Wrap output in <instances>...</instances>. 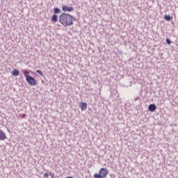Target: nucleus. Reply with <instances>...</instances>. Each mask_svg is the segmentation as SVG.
Listing matches in <instances>:
<instances>
[{
	"instance_id": "10",
	"label": "nucleus",
	"mask_w": 178,
	"mask_h": 178,
	"mask_svg": "<svg viewBox=\"0 0 178 178\" xmlns=\"http://www.w3.org/2000/svg\"><path fill=\"white\" fill-rule=\"evenodd\" d=\"M12 74L13 76H19V70L17 69L13 70Z\"/></svg>"
},
{
	"instance_id": "3",
	"label": "nucleus",
	"mask_w": 178,
	"mask_h": 178,
	"mask_svg": "<svg viewBox=\"0 0 178 178\" xmlns=\"http://www.w3.org/2000/svg\"><path fill=\"white\" fill-rule=\"evenodd\" d=\"M26 80L29 86H37V81L33 76H27Z\"/></svg>"
},
{
	"instance_id": "11",
	"label": "nucleus",
	"mask_w": 178,
	"mask_h": 178,
	"mask_svg": "<svg viewBox=\"0 0 178 178\" xmlns=\"http://www.w3.org/2000/svg\"><path fill=\"white\" fill-rule=\"evenodd\" d=\"M164 18H165V20H166L167 22L172 20V17H170V15H165L164 16Z\"/></svg>"
},
{
	"instance_id": "5",
	"label": "nucleus",
	"mask_w": 178,
	"mask_h": 178,
	"mask_svg": "<svg viewBox=\"0 0 178 178\" xmlns=\"http://www.w3.org/2000/svg\"><path fill=\"white\" fill-rule=\"evenodd\" d=\"M6 140V134L0 129V141H5Z\"/></svg>"
},
{
	"instance_id": "15",
	"label": "nucleus",
	"mask_w": 178,
	"mask_h": 178,
	"mask_svg": "<svg viewBox=\"0 0 178 178\" xmlns=\"http://www.w3.org/2000/svg\"><path fill=\"white\" fill-rule=\"evenodd\" d=\"M44 177L48 178V172L44 174Z\"/></svg>"
},
{
	"instance_id": "2",
	"label": "nucleus",
	"mask_w": 178,
	"mask_h": 178,
	"mask_svg": "<svg viewBox=\"0 0 178 178\" xmlns=\"http://www.w3.org/2000/svg\"><path fill=\"white\" fill-rule=\"evenodd\" d=\"M108 175V170L106 168H101L99 173L94 175L95 178H104Z\"/></svg>"
},
{
	"instance_id": "4",
	"label": "nucleus",
	"mask_w": 178,
	"mask_h": 178,
	"mask_svg": "<svg viewBox=\"0 0 178 178\" xmlns=\"http://www.w3.org/2000/svg\"><path fill=\"white\" fill-rule=\"evenodd\" d=\"M62 10L63 12H72V10H74V8H73V7H69L67 6H63Z\"/></svg>"
},
{
	"instance_id": "8",
	"label": "nucleus",
	"mask_w": 178,
	"mask_h": 178,
	"mask_svg": "<svg viewBox=\"0 0 178 178\" xmlns=\"http://www.w3.org/2000/svg\"><path fill=\"white\" fill-rule=\"evenodd\" d=\"M51 21L54 22V23H56V22H58V15L56 14L53 15L51 17Z\"/></svg>"
},
{
	"instance_id": "12",
	"label": "nucleus",
	"mask_w": 178,
	"mask_h": 178,
	"mask_svg": "<svg viewBox=\"0 0 178 178\" xmlns=\"http://www.w3.org/2000/svg\"><path fill=\"white\" fill-rule=\"evenodd\" d=\"M24 74L26 77V80L27 79V77L31 76L29 75V74H30V72H29V71H24Z\"/></svg>"
},
{
	"instance_id": "13",
	"label": "nucleus",
	"mask_w": 178,
	"mask_h": 178,
	"mask_svg": "<svg viewBox=\"0 0 178 178\" xmlns=\"http://www.w3.org/2000/svg\"><path fill=\"white\" fill-rule=\"evenodd\" d=\"M36 73H38V74H40V76H43L44 74H42V72L40 70H36Z\"/></svg>"
},
{
	"instance_id": "14",
	"label": "nucleus",
	"mask_w": 178,
	"mask_h": 178,
	"mask_svg": "<svg viewBox=\"0 0 178 178\" xmlns=\"http://www.w3.org/2000/svg\"><path fill=\"white\" fill-rule=\"evenodd\" d=\"M166 42H167V44H168V45H170V44H172V41L170 40L169 38H167V39H166Z\"/></svg>"
},
{
	"instance_id": "16",
	"label": "nucleus",
	"mask_w": 178,
	"mask_h": 178,
	"mask_svg": "<svg viewBox=\"0 0 178 178\" xmlns=\"http://www.w3.org/2000/svg\"><path fill=\"white\" fill-rule=\"evenodd\" d=\"M138 99H140V97H137L136 98H135L134 101H138Z\"/></svg>"
},
{
	"instance_id": "6",
	"label": "nucleus",
	"mask_w": 178,
	"mask_h": 178,
	"mask_svg": "<svg viewBox=\"0 0 178 178\" xmlns=\"http://www.w3.org/2000/svg\"><path fill=\"white\" fill-rule=\"evenodd\" d=\"M148 109L150 112H155L156 111V105L152 104L149 106Z\"/></svg>"
},
{
	"instance_id": "1",
	"label": "nucleus",
	"mask_w": 178,
	"mask_h": 178,
	"mask_svg": "<svg viewBox=\"0 0 178 178\" xmlns=\"http://www.w3.org/2000/svg\"><path fill=\"white\" fill-rule=\"evenodd\" d=\"M76 21V18L70 14L63 13L59 16V22L64 27L73 26V22Z\"/></svg>"
},
{
	"instance_id": "7",
	"label": "nucleus",
	"mask_w": 178,
	"mask_h": 178,
	"mask_svg": "<svg viewBox=\"0 0 178 178\" xmlns=\"http://www.w3.org/2000/svg\"><path fill=\"white\" fill-rule=\"evenodd\" d=\"M80 107L82 111H86L87 109V104L82 102L80 104Z\"/></svg>"
},
{
	"instance_id": "9",
	"label": "nucleus",
	"mask_w": 178,
	"mask_h": 178,
	"mask_svg": "<svg viewBox=\"0 0 178 178\" xmlns=\"http://www.w3.org/2000/svg\"><path fill=\"white\" fill-rule=\"evenodd\" d=\"M54 13H56V14H60V13H62V10H60V8H54Z\"/></svg>"
}]
</instances>
